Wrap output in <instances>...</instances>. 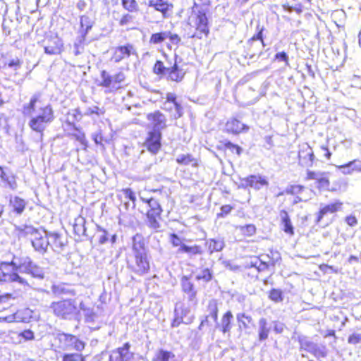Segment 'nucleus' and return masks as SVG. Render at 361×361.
<instances>
[{"mask_svg": "<svg viewBox=\"0 0 361 361\" xmlns=\"http://www.w3.org/2000/svg\"><path fill=\"white\" fill-rule=\"evenodd\" d=\"M39 97V94H34L30 102L23 105V114L25 116H30L28 126L32 130L39 133L42 137L44 131L54 121L55 116L52 106L49 104L37 109H35Z\"/></svg>", "mask_w": 361, "mask_h": 361, "instance_id": "1", "label": "nucleus"}, {"mask_svg": "<svg viewBox=\"0 0 361 361\" xmlns=\"http://www.w3.org/2000/svg\"><path fill=\"white\" fill-rule=\"evenodd\" d=\"M128 268L134 273L142 276L147 274L150 268L143 237L136 234L132 239V254L127 257Z\"/></svg>", "mask_w": 361, "mask_h": 361, "instance_id": "2", "label": "nucleus"}, {"mask_svg": "<svg viewBox=\"0 0 361 361\" xmlns=\"http://www.w3.org/2000/svg\"><path fill=\"white\" fill-rule=\"evenodd\" d=\"M141 200L147 203L149 209L147 212V226L154 232H159L161 229L160 223L162 208L159 202L154 198H145L140 197Z\"/></svg>", "mask_w": 361, "mask_h": 361, "instance_id": "3", "label": "nucleus"}, {"mask_svg": "<svg viewBox=\"0 0 361 361\" xmlns=\"http://www.w3.org/2000/svg\"><path fill=\"white\" fill-rule=\"evenodd\" d=\"M188 24L196 30L191 37L201 39L203 35L207 36L209 33L208 20L202 9H193L188 18Z\"/></svg>", "mask_w": 361, "mask_h": 361, "instance_id": "4", "label": "nucleus"}, {"mask_svg": "<svg viewBox=\"0 0 361 361\" xmlns=\"http://www.w3.org/2000/svg\"><path fill=\"white\" fill-rule=\"evenodd\" d=\"M18 230L22 235H32V245L35 250L40 253H44L49 246V233L43 231L38 232L32 226H24L23 228L18 227Z\"/></svg>", "mask_w": 361, "mask_h": 361, "instance_id": "5", "label": "nucleus"}, {"mask_svg": "<svg viewBox=\"0 0 361 361\" xmlns=\"http://www.w3.org/2000/svg\"><path fill=\"white\" fill-rule=\"evenodd\" d=\"M0 281L17 283L23 287L29 286L27 281L24 278L21 277L17 271L13 269L12 261L11 262H1Z\"/></svg>", "mask_w": 361, "mask_h": 361, "instance_id": "6", "label": "nucleus"}, {"mask_svg": "<svg viewBox=\"0 0 361 361\" xmlns=\"http://www.w3.org/2000/svg\"><path fill=\"white\" fill-rule=\"evenodd\" d=\"M56 339L59 341V348L63 350H75L81 352L85 347V343L77 336L65 333L58 334Z\"/></svg>", "mask_w": 361, "mask_h": 361, "instance_id": "7", "label": "nucleus"}, {"mask_svg": "<svg viewBox=\"0 0 361 361\" xmlns=\"http://www.w3.org/2000/svg\"><path fill=\"white\" fill-rule=\"evenodd\" d=\"M51 308L55 315L63 319H71L78 311L75 301L71 300L54 302Z\"/></svg>", "mask_w": 361, "mask_h": 361, "instance_id": "8", "label": "nucleus"}, {"mask_svg": "<svg viewBox=\"0 0 361 361\" xmlns=\"http://www.w3.org/2000/svg\"><path fill=\"white\" fill-rule=\"evenodd\" d=\"M101 79L100 86L114 90L118 89L120 87L119 85L125 81L126 75L122 71L111 75L106 71H102L101 72Z\"/></svg>", "mask_w": 361, "mask_h": 361, "instance_id": "9", "label": "nucleus"}, {"mask_svg": "<svg viewBox=\"0 0 361 361\" xmlns=\"http://www.w3.org/2000/svg\"><path fill=\"white\" fill-rule=\"evenodd\" d=\"M130 344L127 342L122 347L111 351L109 361H131L134 358V353L130 350Z\"/></svg>", "mask_w": 361, "mask_h": 361, "instance_id": "10", "label": "nucleus"}, {"mask_svg": "<svg viewBox=\"0 0 361 361\" xmlns=\"http://www.w3.org/2000/svg\"><path fill=\"white\" fill-rule=\"evenodd\" d=\"M299 164L304 167H311L315 159L314 152L307 143H303L299 147L298 151Z\"/></svg>", "mask_w": 361, "mask_h": 361, "instance_id": "11", "label": "nucleus"}, {"mask_svg": "<svg viewBox=\"0 0 361 361\" xmlns=\"http://www.w3.org/2000/svg\"><path fill=\"white\" fill-rule=\"evenodd\" d=\"M136 54V49L133 45L127 44L123 46L116 47L114 49L111 60L114 63H119L122 60L129 58L131 55Z\"/></svg>", "mask_w": 361, "mask_h": 361, "instance_id": "12", "label": "nucleus"}, {"mask_svg": "<svg viewBox=\"0 0 361 361\" xmlns=\"http://www.w3.org/2000/svg\"><path fill=\"white\" fill-rule=\"evenodd\" d=\"M23 65V61L18 56L1 54L0 56V71L10 69L17 72Z\"/></svg>", "mask_w": 361, "mask_h": 361, "instance_id": "13", "label": "nucleus"}, {"mask_svg": "<svg viewBox=\"0 0 361 361\" xmlns=\"http://www.w3.org/2000/svg\"><path fill=\"white\" fill-rule=\"evenodd\" d=\"M306 179L308 180H315L317 184V187L321 189H328L330 185L329 173L327 172L307 170Z\"/></svg>", "mask_w": 361, "mask_h": 361, "instance_id": "14", "label": "nucleus"}, {"mask_svg": "<svg viewBox=\"0 0 361 361\" xmlns=\"http://www.w3.org/2000/svg\"><path fill=\"white\" fill-rule=\"evenodd\" d=\"M152 131L161 132L166 127V118L165 116L159 111L149 114L147 116Z\"/></svg>", "mask_w": 361, "mask_h": 361, "instance_id": "15", "label": "nucleus"}, {"mask_svg": "<svg viewBox=\"0 0 361 361\" xmlns=\"http://www.w3.org/2000/svg\"><path fill=\"white\" fill-rule=\"evenodd\" d=\"M161 133L159 131H150L145 140V145L152 154L158 152L161 147Z\"/></svg>", "mask_w": 361, "mask_h": 361, "instance_id": "16", "label": "nucleus"}, {"mask_svg": "<svg viewBox=\"0 0 361 361\" xmlns=\"http://www.w3.org/2000/svg\"><path fill=\"white\" fill-rule=\"evenodd\" d=\"M268 181L261 176H250L241 179L240 186L246 188L247 187L253 188L255 190H259L264 185H268Z\"/></svg>", "mask_w": 361, "mask_h": 361, "instance_id": "17", "label": "nucleus"}, {"mask_svg": "<svg viewBox=\"0 0 361 361\" xmlns=\"http://www.w3.org/2000/svg\"><path fill=\"white\" fill-rule=\"evenodd\" d=\"M33 262L29 257H16L12 260L13 269L17 272L28 274Z\"/></svg>", "mask_w": 361, "mask_h": 361, "instance_id": "18", "label": "nucleus"}, {"mask_svg": "<svg viewBox=\"0 0 361 361\" xmlns=\"http://www.w3.org/2000/svg\"><path fill=\"white\" fill-rule=\"evenodd\" d=\"M49 245L57 253H61L66 246V240L56 233H49Z\"/></svg>", "mask_w": 361, "mask_h": 361, "instance_id": "19", "label": "nucleus"}, {"mask_svg": "<svg viewBox=\"0 0 361 361\" xmlns=\"http://www.w3.org/2000/svg\"><path fill=\"white\" fill-rule=\"evenodd\" d=\"M62 40L57 37H51L47 40V44L44 46V52L49 55L59 54L62 50Z\"/></svg>", "mask_w": 361, "mask_h": 361, "instance_id": "20", "label": "nucleus"}, {"mask_svg": "<svg viewBox=\"0 0 361 361\" xmlns=\"http://www.w3.org/2000/svg\"><path fill=\"white\" fill-rule=\"evenodd\" d=\"M226 130L228 133L233 134H239L240 133L247 132L249 127L243 123L241 121L236 118H231L228 120L225 126Z\"/></svg>", "mask_w": 361, "mask_h": 361, "instance_id": "21", "label": "nucleus"}, {"mask_svg": "<svg viewBox=\"0 0 361 361\" xmlns=\"http://www.w3.org/2000/svg\"><path fill=\"white\" fill-rule=\"evenodd\" d=\"M343 203L338 200L326 205H322L319 209L317 221H320L324 216L328 214H334L342 209Z\"/></svg>", "mask_w": 361, "mask_h": 361, "instance_id": "22", "label": "nucleus"}, {"mask_svg": "<svg viewBox=\"0 0 361 361\" xmlns=\"http://www.w3.org/2000/svg\"><path fill=\"white\" fill-rule=\"evenodd\" d=\"M180 283L183 291L188 295L189 300L192 301L196 297V290L193 283L186 276L182 277Z\"/></svg>", "mask_w": 361, "mask_h": 361, "instance_id": "23", "label": "nucleus"}, {"mask_svg": "<svg viewBox=\"0 0 361 361\" xmlns=\"http://www.w3.org/2000/svg\"><path fill=\"white\" fill-rule=\"evenodd\" d=\"M271 327L266 318L262 317L258 322V337L260 341L268 338Z\"/></svg>", "mask_w": 361, "mask_h": 361, "instance_id": "24", "label": "nucleus"}, {"mask_svg": "<svg viewBox=\"0 0 361 361\" xmlns=\"http://www.w3.org/2000/svg\"><path fill=\"white\" fill-rule=\"evenodd\" d=\"M208 314L205 317V319L202 321L200 326H203L205 323H207L208 318L211 317L214 322H216L218 318V305L216 300L212 299L209 301L207 305Z\"/></svg>", "mask_w": 361, "mask_h": 361, "instance_id": "25", "label": "nucleus"}, {"mask_svg": "<svg viewBox=\"0 0 361 361\" xmlns=\"http://www.w3.org/2000/svg\"><path fill=\"white\" fill-rule=\"evenodd\" d=\"M9 206L12 208L13 212L20 215L25 208L26 202L23 199L18 196L11 197Z\"/></svg>", "mask_w": 361, "mask_h": 361, "instance_id": "26", "label": "nucleus"}, {"mask_svg": "<svg viewBox=\"0 0 361 361\" xmlns=\"http://www.w3.org/2000/svg\"><path fill=\"white\" fill-rule=\"evenodd\" d=\"M149 7L154 8L162 13V18H166V14L169 10V4L164 0H149Z\"/></svg>", "mask_w": 361, "mask_h": 361, "instance_id": "27", "label": "nucleus"}, {"mask_svg": "<svg viewBox=\"0 0 361 361\" xmlns=\"http://www.w3.org/2000/svg\"><path fill=\"white\" fill-rule=\"evenodd\" d=\"M166 71V75H168V78L172 81L179 82L183 78L184 73L182 69L178 68L176 63L172 67L169 68Z\"/></svg>", "mask_w": 361, "mask_h": 361, "instance_id": "28", "label": "nucleus"}, {"mask_svg": "<svg viewBox=\"0 0 361 361\" xmlns=\"http://www.w3.org/2000/svg\"><path fill=\"white\" fill-rule=\"evenodd\" d=\"M280 217L284 232L293 235L294 234V229L287 212L285 210L281 211L280 212Z\"/></svg>", "mask_w": 361, "mask_h": 361, "instance_id": "29", "label": "nucleus"}, {"mask_svg": "<svg viewBox=\"0 0 361 361\" xmlns=\"http://www.w3.org/2000/svg\"><path fill=\"white\" fill-rule=\"evenodd\" d=\"M73 231L75 235L80 236L85 235V219L81 216H78L74 220L73 225Z\"/></svg>", "mask_w": 361, "mask_h": 361, "instance_id": "30", "label": "nucleus"}, {"mask_svg": "<svg viewBox=\"0 0 361 361\" xmlns=\"http://www.w3.org/2000/svg\"><path fill=\"white\" fill-rule=\"evenodd\" d=\"M166 101L164 103V109H167L168 104H173L178 114V117H180L182 115V106L177 102L176 96L173 93L169 92L166 94Z\"/></svg>", "mask_w": 361, "mask_h": 361, "instance_id": "31", "label": "nucleus"}, {"mask_svg": "<svg viewBox=\"0 0 361 361\" xmlns=\"http://www.w3.org/2000/svg\"><path fill=\"white\" fill-rule=\"evenodd\" d=\"M152 361H176L174 353L159 349L152 358Z\"/></svg>", "mask_w": 361, "mask_h": 361, "instance_id": "32", "label": "nucleus"}, {"mask_svg": "<svg viewBox=\"0 0 361 361\" xmlns=\"http://www.w3.org/2000/svg\"><path fill=\"white\" fill-rule=\"evenodd\" d=\"M51 290L56 295L59 296L61 295H74V292L71 287L64 283L54 284L52 286Z\"/></svg>", "mask_w": 361, "mask_h": 361, "instance_id": "33", "label": "nucleus"}, {"mask_svg": "<svg viewBox=\"0 0 361 361\" xmlns=\"http://www.w3.org/2000/svg\"><path fill=\"white\" fill-rule=\"evenodd\" d=\"M206 245L210 252H219L224 247V242L220 239H209L206 242Z\"/></svg>", "mask_w": 361, "mask_h": 361, "instance_id": "34", "label": "nucleus"}, {"mask_svg": "<svg viewBox=\"0 0 361 361\" xmlns=\"http://www.w3.org/2000/svg\"><path fill=\"white\" fill-rule=\"evenodd\" d=\"M32 317V311L29 308L23 309L16 312V322H29Z\"/></svg>", "mask_w": 361, "mask_h": 361, "instance_id": "35", "label": "nucleus"}, {"mask_svg": "<svg viewBox=\"0 0 361 361\" xmlns=\"http://www.w3.org/2000/svg\"><path fill=\"white\" fill-rule=\"evenodd\" d=\"M176 161L182 165H191L193 167L198 166L197 161L191 154H180L176 158Z\"/></svg>", "mask_w": 361, "mask_h": 361, "instance_id": "36", "label": "nucleus"}, {"mask_svg": "<svg viewBox=\"0 0 361 361\" xmlns=\"http://www.w3.org/2000/svg\"><path fill=\"white\" fill-rule=\"evenodd\" d=\"M298 341L300 343V349H303L309 353H311L317 345L304 336H298Z\"/></svg>", "mask_w": 361, "mask_h": 361, "instance_id": "37", "label": "nucleus"}, {"mask_svg": "<svg viewBox=\"0 0 361 361\" xmlns=\"http://www.w3.org/2000/svg\"><path fill=\"white\" fill-rule=\"evenodd\" d=\"M93 25L92 20L87 16H82L80 18L81 35L86 36Z\"/></svg>", "mask_w": 361, "mask_h": 361, "instance_id": "38", "label": "nucleus"}, {"mask_svg": "<svg viewBox=\"0 0 361 361\" xmlns=\"http://www.w3.org/2000/svg\"><path fill=\"white\" fill-rule=\"evenodd\" d=\"M233 316L231 311L226 312L221 318V328L224 333L229 332L231 329V320Z\"/></svg>", "mask_w": 361, "mask_h": 361, "instance_id": "39", "label": "nucleus"}, {"mask_svg": "<svg viewBox=\"0 0 361 361\" xmlns=\"http://www.w3.org/2000/svg\"><path fill=\"white\" fill-rule=\"evenodd\" d=\"M178 252H185L191 255H197L201 253L200 247L197 245L188 246L185 244L181 245L179 247Z\"/></svg>", "mask_w": 361, "mask_h": 361, "instance_id": "40", "label": "nucleus"}, {"mask_svg": "<svg viewBox=\"0 0 361 361\" xmlns=\"http://www.w3.org/2000/svg\"><path fill=\"white\" fill-rule=\"evenodd\" d=\"M80 309L83 312L87 322L94 321L96 315L93 309L87 307L82 302L80 303Z\"/></svg>", "mask_w": 361, "mask_h": 361, "instance_id": "41", "label": "nucleus"}, {"mask_svg": "<svg viewBox=\"0 0 361 361\" xmlns=\"http://www.w3.org/2000/svg\"><path fill=\"white\" fill-rule=\"evenodd\" d=\"M62 361H85V357L81 353H63Z\"/></svg>", "mask_w": 361, "mask_h": 361, "instance_id": "42", "label": "nucleus"}, {"mask_svg": "<svg viewBox=\"0 0 361 361\" xmlns=\"http://www.w3.org/2000/svg\"><path fill=\"white\" fill-rule=\"evenodd\" d=\"M85 39V36L84 35H81L76 39L73 47V53L75 56L79 55L83 51V44Z\"/></svg>", "mask_w": 361, "mask_h": 361, "instance_id": "43", "label": "nucleus"}, {"mask_svg": "<svg viewBox=\"0 0 361 361\" xmlns=\"http://www.w3.org/2000/svg\"><path fill=\"white\" fill-rule=\"evenodd\" d=\"M242 234L246 236H252L256 232V228L253 224H247L245 226H238L236 227Z\"/></svg>", "mask_w": 361, "mask_h": 361, "instance_id": "44", "label": "nucleus"}, {"mask_svg": "<svg viewBox=\"0 0 361 361\" xmlns=\"http://www.w3.org/2000/svg\"><path fill=\"white\" fill-rule=\"evenodd\" d=\"M28 274H30L35 278L42 279L44 276V271L42 267L33 263L32 265V268H30L28 272Z\"/></svg>", "mask_w": 361, "mask_h": 361, "instance_id": "45", "label": "nucleus"}, {"mask_svg": "<svg viewBox=\"0 0 361 361\" xmlns=\"http://www.w3.org/2000/svg\"><path fill=\"white\" fill-rule=\"evenodd\" d=\"M169 35L168 32L154 33L151 36L149 42L152 44H159L167 39Z\"/></svg>", "mask_w": 361, "mask_h": 361, "instance_id": "46", "label": "nucleus"}, {"mask_svg": "<svg viewBox=\"0 0 361 361\" xmlns=\"http://www.w3.org/2000/svg\"><path fill=\"white\" fill-rule=\"evenodd\" d=\"M238 322L243 325L244 328H247L248 324L252 322V319L250 315L245 313H238L236 315Z\"/></svg>", "mask_w": 361, "mask_h": 361, "instance_id": "47", "label": "nucleus"}, {"mask_svg": "<svg viewBox=\"0 0 361 361\" xmlns=\"http://www.w3.org/2000/svg\"><path fill=\"white\" fill-rule=\"evenodd\" d=\"M2 180L6 182L8 186L12 189L15 190L17 188V183L16 180V177L13 174H7L4 173V175L1 178Z\"/></svg>", "mask_w": 361, "mask_h": 361, "instance_id": "48", "label": "nucleus"}, {"mask_svg": "<svg viewBox=\"0 0 361 361\" xmlns=\"http://www.w3.org/2000/svg\"><path fill=\"white\" fill-rule=\"evenodd\" d=\"M212 278V273L209 269H202L197 276L196 279L197 281H203L204 282H209Z\"/></svg>", "mask_w": 361, "mask_h": 361, "instance_id": "49", "label": "nucleus"}, {"mask_svg": "<svg viewBox=\"0 0 361 361\" xmlns=\"http://www.w3.org/2000/svg\"><path fill=\"white\" fill-rule=\"evenodd\" d=\"M122 4L130 12L137 11L138 5L135 0H122Z\"/></svg>", "mask_w": 361, "mask_h": 361, "instance_id": "50", "label": "nucleus"}, {"mask_svg": "<svg viewBox=\"0 0 361 361\" xmlns=\"http://www.w3.org/2000/svg\"><path fill=\"white\" fill-rule=\"evenodd\" d=\"M169 68H166L164 66L163 63L161 61H157L153 68V71L155 74L157 75H166L167 73V69Z\"/></svg>", "mask_w": 361, "mask_h": 361, "instance_id": "51", "label": "nucleus"}, {"mask_svg": "<svg viewBox=\"0 0 361 361\" xmlns=\"http://www.w3.org/2000/svg\"><path fill=\"white\" fill-rule=\"evenodd\" d=\"M269 298L276 302H281L283 300L282 292L278 289H272L269 293Z\"/></svg>", "mask_w": 361, "mask_h": 361, "instance_id": "52", "label": "nucleus"}, {"mask_svg": "<svg viewBox=\"0 0 361 361\" xmlns=\"http://www.w3.org/2000/svg\"><path fill=\"white\" fill-rule=\"evenodd\" d=\"M134 20L135 18L133 15L125 14L119 20V24L121 26L130 25L134 23Z\"/></svg>", "mask_w": 361, "mask_h": 361, "instance_id": "53", "label": "nucleus"}, {"mask_svg": "<svg viewBox=\"0 0 361 361\" xmlns=\"http://www.w3.org/2000/svg\"><path fill=\"white\" fill-rule=\"evenodd\" d=\"M344 169H351V171H361V161L360 160H354L353 161H350L348 164H345L343 166Z\"/></svg>", "mask_w": 361, "mask_h": 361, "instance_id": "54", "label": "nucleus"}, {"mask_svg": "<svg viewBox=\"0 0 361 361\" xmlns=\"http://www.w3.org/2000/svg\"><path fill=\"white\" fill-rule=\"evenodd\" d=\"M251 263L252 266L255 267L259 271H262L268 268L267 263L263 262L262 260L258 258H255Z\"/></svg>", "mask_w": 361, "mask_h": 361, "instance_id": "55", "label": "nucleus"}, {"mask_svg": "<svg viewBox=\"0 0 361 361\" xmlns=\"http://www.w3.org/2000/svg\"><path fill=\"white\" fill-rule=\"evenodd\" d=\"M310 353L313 354L317 357H325L326 356V347H319L317 345Z\"/></svg>", "mask_w": 361, "mask_h": 361, "instance_id": "56", "label": "nucleus"}, {"mask_svg": "<svg viewBox=\"0 0 361 361\" xmlns=\"http://www.w3.org/2000/svg\"><path fill=\"white\" fill-rule=\"evenodd\" d=\"M103 114H104V111L97 106L88 107L85 110V115H87V116H91L92 114H97V116H99Z\"/></svg>", "mask_w": 361, "mask_h": 361, "instance_id": "57", "label": "nucleus"}, {"mask_svg": "<svg viewBox=\"0 0 361 361\" xmlns=\"http://www.w3.org/2000/svg\"><path fill=\"white\" fill-rule=\"evenodd\" d=\"M348 342L350 344L356 345L361 342V333H353L348 338Z\"/></svg>", "mask_w": 361, "mask_h": 361, "instance_id": "58", "label": "nucleus"}, {"mask_svg": "<svg viewBox=\"0 0 361 361\" xmlns=\"http://www.w3.org/2000/svg\"><path fill=\"white\" fill-rule=\"evenodd\" d=\"M302 188L300 185H291L286 189L285 192L290 195L298 194L302 190Z\"/></svg>", "mask_w": 361, "mask_h": 361, "instance_id": "59", "label": "nucleus"}, {"mask_svg": "<svg viewBox=\"0 0 361 361\" xmlns=\"http://www.w3.org/2000/svg\"><path fill=\"white\" fill-rule=\"evenodd\" d=\"M170 242L174 247H181V245H183L181 239L175 233L171 235Z\"/></svg>", "mask_w": 361, "mask_h": 361, "instance_id": "60", "label": "nucleus"}, {"mask_svg": "<svg viewBox=\"0 0 361 361\" xmlns=\"http://www.w3.org/2000/svg\"><path fill=\"white\" fill-rule=\"evenodd\" d=\"M19 336H22L25 341H31L35 338L34 333L29 329L21 332Z\"/></svg>", "mask_w": 361, "mask_h": 361, "instance_id": "61", "label": "nucleus"}, {"mask_svg": "<svg viewBox=\"0 0 361 361\" xmlns=\"http://www.w3.org/2000/svg\"><path fill=\"white\" fill-rule=\"evenodd\" d=\"M275 59H278L279 61H283L285 62L286 66H289L288 56L285 52L282 51V52L277 53L275 55Z\"/></svg>", "mask_w": 361, "mask_h": 361, "instance_id": "62", "label": "nucleus"}, {"mask_svg": "<svg viewBox=\"0 0 361 361\" xmlns=\"http://www.w3.org/2000/svg\"><path fill=\"white\" fill-rule=\"evenodd\" d=\"M232 209V207L229 204L222 206L221 208V213L218 214L219 216L224 217L231 212Z\"/></svg>", "mask_w": 361, "mask_h": 361, "instance_id": "63", "label": "nucleus"}, {"mask_svg": "<svg viewBox=\"0 0 361 361\" xmlns=\"http://www.w3.org/2000/svg\"><path fill=\"white\" fill-rule=\"evenodd\" d=\"M102 233L99 237V242L100 244H104L109 240V233L105 230L101 231Z\"/></svg>", "mask_w": 361, "mask_h": 361, "instance_id": "64", "label": "nucleus"}]
</instances>
